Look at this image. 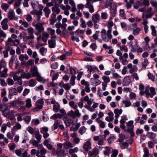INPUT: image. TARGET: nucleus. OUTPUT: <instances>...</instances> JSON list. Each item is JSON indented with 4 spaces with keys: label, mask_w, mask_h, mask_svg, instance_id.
Returning a JSON list of instances; mask_svg holds the SVG:
<instances>
[{
    "label": "nucleus",
    "mask_w": 157,
    "mask_h": 157,
    "mask_svg": "<svg viewBox=\"0 0 157 157\" xmlns=\"http://www.w3.org/2000/svg\"><path fill=\"white\" fill-rule=\"evenodd\" d=\"M78 121V119H75L73 120L71 119H67L64 120L63 121L66 124L67 127H69L71 125H75V127L73 126L70 127V130L71 131H76L78 129L81 125L80 122L77 123Z\"/></svg>",
    "instance_id": "nucleus-1"
},
{
    "label": "nucleus",
    "mask_w": 157,
    "mask_h": 157,
    "mask_svg": "<svg viewBox=\"0 0 157 157\" xmlns=\"http://www.w3.org/2000/svg\"><path fill=\"white\" fill-rule=\"evenodd\" d=\"M27 30L29 35L27 36L25 33V35L23 36V38L24 41L29 44H30L33 42V40L35 38V36L33 34L34 30L32 27L27 29Z\"/></svg>",
    "instance_id": "nucleus-2"
},
{
    "label": "nucleus",
    "mask_w": 157,
    "mask_h": 157,
    "mask_svg": "<svg viewBox=\"0 0 157 157\" xmlns=\"http://www.w3.org/2000/svg\"><path fill=\"white\" fill-rule=\"evenodd\" d=\"M108 29L106 32L105 29H103L100 32L101 33V37L102 40L105 42H108L110 39L112 38L111 34L112 27L111 26H108Z\"/></svg>",
    "instance_id": "nucleus-3"
},
{
    "label": "nucleus",
    "mask_w": 157,
    "mask_h": 157,
    "mask_svg": "<svg viewBox=\"0 0 157 157\" xmlns=\"http://www.w3.org/2000/svg\"><path fill=\"white\" fill-rule=\"evenodd\" d=\"M44 23L38 22L36 23L35 21H33V25L35 27L36 31L35 32V34L36 36H38L43 32L44 30V28L43 26Z\"/></svg>",
    "instance_id": "nucleus-4"
},
{
    "label": "nucleus",
    "mask_w": 157,
    "mask_h": 157,
    "mask_svg": "<svg viewBox=\"0 0 157 157\" xmlns=\"http://www.w3.org/2000/svg\"><path fill=\"white\" fill-rule=\"evenodd\" d=\"M145 92L147 98H152L156 94L155 89L153 87L149 88L148 86H146L145 87Z\"/></svg>",
    "instance_id": "nucleus-5"
},
{
    "label": "nucleus",
    "mask_w": 157,
    "mask_h": 157,
    "mask_svg": "<svg viewBox=\"0 0 157 157\" xmlns=\"http://www.w3.org/2000/svg\"><path fill=\"white\" fill-rule=\"evenodd\" d=\"M7 17L10 20H16L17 19V18L15 16L14 11L12 9H10L9 10L7 13Z\"/></svg>",
    "instance_id": "nucleus-6"
},
{
    "label": "nucleus",
    "mask_w": 157,
    "mask_h": 157,
    "mask_svg": "<svg viewBox=\"0 0 157 157\" xmlns=\"http://www.w3.org/2000/svg\"><path fill=\"white\" fill-rule=\"evenodd\" d=\"M92 0H86V3L85 5V8L89 9V11L91 13L94 12V10L93 5L90 3V1L92 2Z\"/></svg>",
    "instance_id": "nucleus-7"
},
{
    "label": "nucleus",
    "mask_w": 157,
    "mask_h": 157,
    "mask_svg": "<svg viewBox=\"0 0 157 157\" xmlns=\"http://www.w3.org/2000/svg\"><path fill=\"white\" fill-rule=\"evenodd\" d=\"M83 147L85 151L86 152H88L91 149V147L90 140H88L87 141L85 142Z\"/></svg>",
    "instance_id": "nucleus-8"
},
{
    "label": "nucleus",
    "mask_w": 157,
    "mask_h": 157,
    "mask_svg": "<svg viewBox=\"0 0 157 157\" xmlns=\"http://www.w3.org/2000/svg\"><path fill=\"white\" fill-rule=\"evenodd\" d=\"M30 72L31 75L33 77H35L38 75L39 73L38 71V68L36 66H33L30 69Z\"/></svg>",
    "instance_id": "nucleus-9"
},
{
    "label": "nucleus",
    "mask_w": 157,
    "mask_h": 157,
    "mask_svg": "<svg viewBox=\"0 0 157 157\" xmlns=\"http://www.w3.org/2000/svg\"><path fill=\"white\" fill-rule=\"evenodd\" d=\"M133 123V121L131 120L127 122L126 127L127 128L125 129V131L126 132L129 130L132 131V130H133L134 126Z\"/></svg>",
    "instance_id": "nucleus-10"
},
{
    "label": "nucleus",
    "mask_w": 157,
    "mask_h": 157,
    "mask_svg": "<svg viewBox=\"0 0 157 157\" xmlns=\"http://www.w3.org/2000/svg\"><path fill=\"white\" fill-rule=\"evenodd\" d=\"M85 67L87 69V71L89 72H96V70L99 71L98 67L90 65H85Z\"/></svg>",
    "instance_id": "nucleus-11"
},
{
    "label": "nucleus",
    "mask_w": 157,
    "mask_h": 157,
    "mask_svg": "<svg viewBox=\"0 0 157 157\" xmlns=\"http://www.w3.org/2000/svg\"><path fill=\"white\" fill-rule=\"evenodd\" d=\"M8 21V19L5 18L3 19L1 22V24L2 28L4 30H6L8 28V26L7 24Z\"/></svg>",
    "instance_id": "nucleus-12"
},
{
    "label": "nucleus",
    "mask_w": 157,
    "mask_h": 157,
    "mask_svg": "<svg viewBox=\"0 0 157 157\" xmlns=\"http://www.w3.org/2000/svg\"><path fill=\"white\" fill-rule=\"evenodd\" d=\"M13 75V77L14 81H17V83L21 85L22 84V81L21 79V75L20 76H18L16 75Z\"/></svg>",
    "instance_id": "nucleus-13"
},
{
    "label": "nucleus",
    "mask_w": 157,
    "mask_h": 157,
    "mask_svg": "<svg viewBox=\"0 0 157 157\" xmlns=\"http://www.w3.org/2000/svg\"><path fill=\"white\" fill-rule=\"evenodd\" d=\"M131 81V78L130 76L125 77L122 83L123 85L124 86H126L128 85Z\"/></svg>",
    "instance_id": "nucleus-14"
},
{
    "label": "nucleus",
    "mask_w": 157,
    "mask_h": 157,
    "mask_svg": "<svg viewBox=\"0 0 157 157\" xmlns=\"http://www.w3.org/2000/svg\"><path fill=\"white\" fill-rule=\"evenodd\" d=\"M99 150L97 148H94L93 150L90 151L88 153V155L90 156H95L98 154Z\"/></svg>",
    "instance_id": "nucleus-15"
},
{
    "label": "nucleus",
    "mask_w": 157,
    "mask_h": 157,
    "mask_svg": "<svg viewBox=\"0 0 157 157\" xmlns=\"http://www.w3.org/2000/svg\"><path fill=\"white\" fill-rule=\"evenodd\" d=\"M148 23V21L147 20L145 19H144L143 20V21L142 22V24L144 26V30L145 33H148L149 26L147 24Z\"/></svg>",
    "instance_id": "nucleus-16"
},
{
    "label": "nucleus",
    "mask_w": 157,
    "mask_h": 157,
    "mask_svg": "<svg viewBox=\"0 0 157 157\" xmlns=\"http://www.w3.org/2000/svg\"><path fill=\"white\" fill-rule=\"evenodd\" d=\"M84 30H81L78 29L75 31L76 36L82 38H84Z\"/></svg>",
    "instance_id": "nucleus-17"
},
{
    "label": "nucleus",
    "mask_w": 157,
    "mask_h": 157,
    "mask_svg": "<svg viewBox=\"0 0 157 157\" xmlns=\"http://www.w3.org/2000/svg\"><path fill=\"white\" fill-rule=\"evenodd\" d=\"M8 106L5 103H2L0 104V110L2 112H5L7 110Z\"/></svg>",
    "instance_id": "nucleus-18"
},
{
    "label": "nucleus",
    "mask_w": 157,
    "mask_h": 157,
    "mask_svg": "<svg viewBox=\"0 0 157 157\" xmlns=\"http://www.w3.org/2000/svg\"><path fill=\"white\" fill-rule=\"evenodd\" d=\"M95 121L99 124V126L100 128H103L105 127V123L101 120L99 118H97Z\"/></svg>",
    "instance_id": "nucleus-19"
},
{
    "label": "nucleus",
    "mask_w": 157,
    "mask_h": 157,
    "mask_svg": "<svg viewBox=\"0 0 157 157\" xmlns=\"http://www.w3.org/2000/svg\"><path fill=\"white\" fill-rule=\"evenodd\" d=\"M9 94L10 96H13L17 94V90L15 88H12L9 91Z\"/></svg>",
    "instance_id": "nucleus-20"
},
{
    "label": "nucleus",
    "mask_w": 157,
    "mask_h": 157,
    "mask_svg": "<svg viewBox=\"0 0 157 157\" xmlns=\"http://www.w3.org/2000/svg\"><path fill=\"white\" fill-rule=\"evenodd\" d=\"M122 112V110L121 109H115L114 110V113L115 114V117L119 118Z\"/></svg>",
    "instance_id": "nucleus-21"
},
{
    "label": "nucleus",
    "mask_w": 157,
    "mask_h": 157,
    "mask_svg": "<svg viewBox=\"0 0 157 157\" xmlns=\"http://www.w3.org/2000/svg\"><path fill=\"white\" fill-rule=\"evenodd\" d=\"M90 82L92 85H95L96 86H98L101 83V82L99 80L93 78H91Z\"/></svg>",
    "instance_id": "nucleus-22"
},
{
    "label": "nucleus",
    "mask_w": 157,
    "mask_h": 157,
    "mask_svg": "<svg viewBox=\"0 0 157 157\" xmlns=\"http://www.w3.org/2000/svg\"><path fill=\"white\" fill-rule=\"evenodd\" d=\"M21 78L29 79L31 77V75L30 73H26L25 72L22 73L21 74Z\"/></svg>",
    "instance_id": "nucleus-23"
},
{
    "label": "nucleus",
    "mask_w": 157,
    "mask_h": 157,
    "mask_svg": "<svg viewBox=\"0 0 157 157\" xmlns=\"http://www.w3.org/2000/svg\"><path fill=\"white\" fill-rule=\"evenodd\" d=\"M92 19L93 22H94L98 21L99 20V15L97 13L93 14Z\"/></svg>",
    "instance_id": "nucleus-24"
},
{
    "label": "nucleus",
    "mask_w": 157,
    "mask_h": 157,
    "mask_svg": "<svg viewBox=\"0 0 157 157\" xmlns=\"http://www.w3.org/2000/svg\"><path fill=\"white\" fill-rule=\"evenodd\" d=\"M110 13H111V17H115L117 12V7H112L110 8Z\"/></svg>",
    "instance_id": "nucleus-25"
},
{
    "label": "nucleus",
    "mask_w": 157,
    "mask_h": 157,
    "mask_svg": "<svg viewBox=\"0 0 157 157\" xmlns=\"http://www.w3.org/2000/svg\"><path fill=\"white\" fill-rule=\"evenodd\" d=\"M8 71V69L7 68H5L2 71H0V76L2 77L6 78V77L8 75L7 73Z\"/></svg>",
    "instance_id": "nucleus-26"
},
{
    "label": "nucleus",
    "mask_w": 157,
    "mask_h": 157,
    "mask_svg": "<svg viewBox=\"0 0 157 157\" xmlns=\"http://www.w3.org/2000/svg\"><path fill=\"white\" fill-rule=\"evenodd\" d=\"M146 135L147 137L150 139H153L156 137V134L152 132H147Z\"/></svg>",
    "instance_id": "nucleus-27"
},
{
    "label": "nucleus",
    "mask_w": 157,
    "mask_h": 157,
    "mask_svg": "<svg viewBox=\"0 0 157 157\" xmlns=\"http://www.w3.org/2000/svg\"><path fill=\"white\" fill-rule=\"evenodd\" d=\"M49 141L48 140L46 139L44 142V144L46 146L47 148L50 150H52V146L50 144H49Z\"/></svg>",
    "instance_id": "nucleus-28"
},
{
    "label": "nucleus",
    "mask_w": 157,
    "mask_h": 157,
    "mask_svg": "<svg viewBox=\"0 0 157 157\" xmlns=\"http://www.w3.org/2000/svg\"><path fill=\"white\" fill-rule=\"evenodd\" d=\"M34 135L36 139L37 140L38 142H40L41 138V136L40 134L39 131H36L35 132Z\"/></svg>",
    "instance_id": "nucleus-29"
},
{
    "label": "nucleus",
    "mask_w": 157,
    "mask_h": 157,
    "mask_svg": "<svg viewBox=\"0 0 157 157\" xmlns=\"http://www.w3.org/2000/svg\"><path fill=\"white\" fill-rule=\"evenodd\" d=\"M43 11L45 13V17L47 18L48 17L50 13V10L47 7H45L43 10Z\"/></svg>",
    "instance_id": "nucleus-30"
},
{
    "label": "nucleus",
    "mask_w": 157,
    "mask_h": 157,
    "mask_svg": "<svg viewBox=\"0 0 157 157\" xmlns=\"http://www.w3.org/2000/svg\"><path fill=\"white\" fill-rule=\"evenodd\" d=\"M19 60L21 61H23L24 59L28 60L29 59V57L26 54H21L19 57Z\"/></svg>",
    "instance_id": "nucleus-31"
},
{
    "label": "nucleus",
    "mask_w": 157,
    "mask_h": 157,
    "mask_svg": "<svg viewBox=\"0 0 157 157\" xmlns=\"http://www.w3.org/2000/svg\"><path fill=\"white\" fill-rule=\"evenodd\" d=\"M119 144L120 145L121 149H125L129 146L128 144L126 142H124L123 143H119Z\"/></svg>",
    "instance_id": "nucleus-32"
},
{
    "label": "nucleus",
    "mask_w": 157,
    "mask_h": 157,
    "mask_svg": "<svg viewBox=\"0 0 157 157\" xmlns=\"http://www.w3.org/2000/svg\"><path fill=\"white\" fill-rule=\"evenodd\" d=\"M52 10L53 12H56L57 14L59 13V5L58 4H55L54 7L52 8Z\"/></svg>",
    "instance_id": "nucleus-33"
},
{
    "label": "nucleus",
    "mask_w": 157,
    "mask_h": 157,
    "mask_svg": "<svg viewBox=\"0 0 157 157\" xmlns=\"http://www.w3.org/2000/svg\"><path fill=\"white\" fill-rule=\"evenodd\" d=\"M86 128L84 126L81 127L79 129L78 132L81 135H83L86 132Z\"/></svg>",
    "instance_id": "nucleus-34"
},
{
    "label": "nucleus",
    "mask_w": 157,
    "mask_h": 157,
    "mask_svg": "<svg viewBox=\"0 0 157 157\" xmlns=\"http://www.w3.org/2000/svg\"><path fill=\"white\" fill-rule=\"evenodd\" d=\"M140 6H142L141 2L140 1H137L134 4L133 7L135 9H138Z\"/></svg>",
    "instance_id": "nucleus-35"
},
{
    "label": "nucleus",
    "mask_w": 157,
    "mask_h": 157,
    "mask_svg": "<svg viewBox=\"0 0 157 157\" xmlns=\"http://www.w3.org/2000/svg\"><path fill=\"white\" fill-rule=\"evenodd\" d=\"M49 47L51 48H54L55 47V42L52 40H49L48 41Z\"/></svg>",
    "instance_id": "nucleus-36"
},
{
    "label": "nucleus",
    "mask_w": 157,
    "mask_h": 157,
    "mask_svg": "<svg viewBox=\"0 0 157 157\" xmlns=\"http://www.w3.org/2000/svg\"><path fill=\"white\" fill-rule=\"evenodd\" d=\"M36 77V80L38 81L41 82L43 83H44L45 82V79L43 78L39 74Z\"/></svg>",
    "instance_id": "nucleus-37"
},
{
    "label": "nucleus",
    "mask_w": 157,
    "mask_h": 157,
    "mask_svg": "<svg viewBox=\"0 0 157 157\" xmlns=\"http://www.w3.org/2000/svg\"><path fill=\"white\" fill-rule=\"evenodd\" d=\"M122 103L124 104L125 107H128L131 105V102L127 100H124L122 101Z\"/></svg>",
    "instance_id": "nucleus-38"
},
{
    "label": "nucleus",
    "mask_w": 157,
    "mask_h": 157,
    "mask_svg": "<svg viewBox=\"0 0 157 157\" xmlns=\"http://www.w3.org/2000/svg\"><path fill=\"white\" fill-rule=\"evenodd\" d=\"M151 34L153 36H155L156 35V31L155 30V26L153 25L151 26Z\"/></svg>",
    "instance_id": "nucleus-39"
},
{
    "label": "nucleus",
    "mask_w": 157,
    "mask_h": 157,
    "mask_svg": "<svg viewBox=\"0 0 157 157\" xmlns=\"http://www.w3.org/2000/svg\"><path fill=\"white\" fill-rule=\"evenodd\" d=\"M68 115L73 120L75 119H77V118H76V116L75 114V113L72 110H71L70 111V113L68 114Z\"/></svg>",
    "instance_id": "nucleus-40"
},
{
    "label": "nucleus",
    "mask_w": 157,
    "mask_h": 157,
    "mask_svg": "<svg viewBox=\"0 0 157 157\" xmlns=\"http://www.w3.org/2000/svg\"><path fill=\"white\" fill-rule=\"evenodd\" d=\"M120 16L124 19L126 18V15L124 13V10L123 9H120L119 11Z\"/></svg>",
    "instance_id": "nucleus-41"
},
{
    "label": "nucleus",
    "mask_w": 157,
    "mask_h": 157,
    "mask_svg": "<svg viewBox=\"0 0 157 157\" xmlns=\"http://www.w3.org/2000/svg\"><path fill=\"white\" fill-rule=\"evenodd\" d=\"M59 118H61L62 117L65 115L66 114L65 110L64 109H59Z\"/></svg>",
    "instance_id": "nucleus-42"
},
{
    "label": "nucleus",
    "mask_w": 157,
    "mask_h": 157,
    "mask_svg": "<svg viewBox=\"0 0 157 157\" xmlns=\"http://www.w3.org/2000/svg\"><path fill=\"white\" fill-rule=\"evenodd\" d=\"M71 39L73 41H76V42H78L79 41V38L77 37H75L74 35V32L71 33Z\"/></svg>",
    "instance_id": "nucleus-43"
},
{
    "label": "nucleus",
    "mask_w": 157,
    "mask_h": 157,
    "mask_svg": "<svg viewBox=\"0 0 157 157\" xmlns=\"http://www.w3.org/2000/svg\"><path fill=\"white\" fill-rule=\"evenodd\" d=\"M102 79L104 81L103 82H105L106 83L109 82L110 81V79L109 77L105 75L103 76L102 77Z\"/></svg>",
    "instance_id": "nucleus-44"
},
{
    "label": "nucleus",
    "mask_w": 157,
    "mask_h": 157,
    "mask_svg": "<svg viewBox=\"0 0 157 157\" xmlns=\"http://www.w3.org/2000/svg\"><path fill=\"white\" fill-rule=\"evenodd\" d=\"M1 7L5 11H6L9 8V6L6 3H3L1 5Z\"/></svg>",
    "instance_id": "nucleus-45"
},
{
    "label": "nucleus",
    "mask_w": 157,
    "mask_h": 157,
    "mask_svg": "<svg viewBox=\"0 0 157 157\" xmlns=\"http://www.w3.org/2000/svg\"><path fill=\"white\" fill-rule=\"evenodd\" d=\"M28 84L30 86L33 87L36 85V82L34 79H31L29 81Z\"/></svg>",
    "instance_id": "nucleus-46"
},
{
    "label": "nucleus",
    "mask_w": 157,
    "mask_h": 157,
    "mask_svg": "<svg viewBox=\"0 0 157 157\" xmlns=\"http://www.w3.org/2000/svg\"><path fill=\"white\" fill-rule=\"evenodd\" d=\"M66 96L67 99L69 100H72L75 98V96L74 95L71 94L69 93H67Z\"/></svg>",
    "instance_id": "nucleus-47"
},
{
    "label": "nucleus",
    "mask_w": 157,
    "mask_h": 157,
    "mask_svg": "<svg viewBox=\"0 0 157 157\" xmlns=\"http://www.w3.org/2000/svg\"><path fill=\"white\" fill-rule=\"evenodd\" d=\"M105 148L107 150L104 151V154L106 155H109L110 153L111 148L110 147H106Z\"/></svg>",
    "instance_id": "nucleus-48"
},
{
    "label": "nucleus",
    "mask_w": 157,
    "mask_h": 157,
    "mask_svg": "<svg viewBox=\"0 0 157 157\" xmlns=\"http://www.w3.org/2000/svg\"><path fill=\"white\" fill-rule=\"evenodd\" d=\"M140 28H138L133 30V33L135 35H137L139 34L140 31Z\"/></svg>",
    "instance_id": "nucleus-49"
},
{
    "label": "nucleus",
    "mask_w": 157,
    "mask_h": 157,
    "mask_svg": "<svg viewBox=\"0 0 157 157\" xmlns=\"http://www.w3.org/2000/svg\"><path fill=\"white\" fill-rule=\"evenodd\" d=\"M26 106L28 108H30L32 106L31 100L30 98H28L26 100Z\"/></svg>",
    "instance_id": "nucleus-50"
},
{
    "label": "nucleus",
    "mask_w": 157,
    "mask_h": 157,
    "mask_svg": "<svg viewBox=\"0 0 157 157\" xmlns=\"http://www.w3.org/2000/svg\"><path fill=\"white\" fill-rule=\"evenodd\" d=\"M31 14L34 15H41V11H39L36 10H33L30 12Z\"/></svg>",
    "instance_id": "nucleus-51"
},
{
    "label": "nucleus",
    "mask_w": 157,
    "mask_h": 157,
    "mask_svg": "<svg viewBox=\"0 0 157 157\" xmlns=\"http://www.w3.org/2000/svg\"><path fill=\"white\" fill-rule=\"evenodd\" d=\"M6 66V63L5 61L2 60L0 62V71L1 68H4Z\"/></svg>",
    "instance_id": "nucleus-52"
},
{
    "label": "nucleus",
    "mask_w": 157,
    "mask_h": 157,
    "mask_svg": "<svg viewBox=\"0 0 157 157\" xmlns=\"http://www.w3.org/2000/svg\"><path fill=\"white\" fill-rule=\"evenodd\" d=\"M80 22L81 24L80 26L82 28H85L86 27V24L85 21L82 18L80 19Z\"/></svg>",
    "instance_id": "nucleus-53"
},
{
    "label": "nucleus",
    "mask_w": 157,
    "mask_h": 157,
    "mask_svg": "<svg viewBox=\"0 0 157 157\" xmlns=\"http://www.w3.org/2000/svg\"><path fill=\"white\" fill-rule=\"evenodd\" d=\"M67 26V24L65 23H62V24L59 22V28H61L63 30L66 29V27ZM65 31H66L65 29Z\"/></svg>",
    "instance_id": "nucleus-54"
},
{
    "label": "nucleus",
    "mask_w": 157,
    "mask_h": 157,
    "mask_svg": "<svg viewBox=\"0 0 157 157\" xmlns=\"http://www.w3.org/2000/svg\"><path fill=\"white\" fill-rule=\"evenodd\" d=\"M27 130L31 134H33V133H35V132L36 131H35L33 128L30 127H28L27 128Z\"/></svg>",
    "instance_id": "nucleus-55"
},
{
    "label": "nucleus",
    "mask_w": 157,
    "mask_h": 157,
    "mask_svg": "<svg viewBox=\"0 0 157 157\" xmlns=\"http://www.w3.org/2000/svg\"><path fill=\"white\" fill-rule=\"evenodd\" d=\"M6 81L8 84L10 86H12L14 83V81L11 78H8Z\"/></svg>",
    "instance_id": "nucleus-56"
},
{
    "label": "nucleus",
    "mask_w": 157,
    "mask_h": 157,
    "mask_svg": "<svg viewBox=\"0 0 157 157\" xmlns=\"http://www.w3.org/2000/svg\"><path fill=\"white\" fill-rule=\"evenodd\" d=\"M118 153V151L117 150L115 149L113 150L111 157H117Z\"/></svg>",
    "instance_id": "nucleus-57"
},
{
    "label": "nucleus",
    "mask_w": 157,
    "mask_h": 157,
    "mask_svg": "<svg viewBox=\"0 0 157 157\" xmlns=\"http://www.w3.org/2000/svg\"><path fill=\"white\" fill-rule=\"evenodd\" d=\"M139 45L137 44H135L133 46V47L131 50V51L132 52H136Z\"/></svg>",
    "instance_id": "nucleus-58"
},
{
    "label": "nucleus",
    "mask_w": 157,
    "mask_h": 157,
    "mask_svg": "<svg viewBox=\"0 0 157 157\" xmlns=\"http://www.w3.org/2000/svg\"><path fill=\"white\" fill-rule=\"evenodd\" d=\"M141 6H148L149 5V2L148 0H144V1L141 2Z\"/></svg>",
    "instance_id": "nucleus-59"
},
{
    "label": "nucleus",
    "mask_w": 157,
    "mask_h": 157,
    "mask_svg": "<svg viewBox=\"0 0 157 157\" xmlns=\"http://www.w3.org/2000/svg\"><path fill=\"white\" fill-rule=\"evenodd\" d=\"M42 107L43 106L42 104H39L36 103V106L35 109L36 111H38L41 109L42 108Z\"/></svg>",
    "instance_id": "nucleus-60"
},
{
    "label": "nucleus",
    "mask_w": 157,
    "mask_h": 157,
    "mask_svg": "<svg viewBox=\"0 0 157 157\" xmlns=\"http://www.w3.org/2000/svg\"><path fill=\"white\" fill-rule=\"evenodd\" d=\"M101 17L102 19H106L108 17L107 13L105 12H103L101 13Z\"/></svg>",
    "instance_id": "nucleus-61"
},
{
    "label": "nucleus",
    "mask_w": 157,
    "mask_h": 157,
    "mask_svg": "<svg viewBox=\"0 0 157 157\" xmlns=\"http://www.w3.org/2000/svg\"><path fill=\"white\" fill-rule=\"evenodd\" d=\"M48 128L46 127H43L40 128V132L41 133L43 134L47 132L48 131Z\"/></svg>",
    "instance_id": "nucleus-62"
},
{
    "label": "nucleus",
    "mask_w": 157,
    "mask_h": 157,
    "mask_svg": "<svg viewBox=\"0 0 157 157\" xmlns=\"http://www.w3.org/2000/svg\"><path fill=\"white\" fill-rule=\"evenodd\" d=\"M112 4L113 2L111 1H108L107 2V3L105 4V6L106 8H108L109 7L110 8H112Z\"/></svg>",
    "instance_id": "nucleus-63"
},
{
    "label": "nucleus",
    "mask_w": 157,
    "mask_h": 157,
    "mask_svg": "<svg viewBox=\"0 0 157 157\" xmlns=\"http://www.w3.org/2000/svg\"><path fill=\"white\" fill-rule=\"evenodd\" d=\"M6 36V34L2 30H0V38H5Z\"/></svg>",
    "instance_id": "nucleus-64"
}]
</instances>
